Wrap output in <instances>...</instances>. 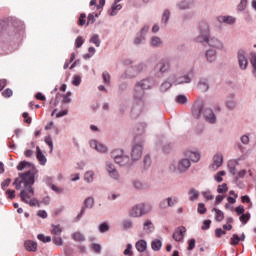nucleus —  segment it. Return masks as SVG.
<instances>
[{
  "label": "nucleus",
  "mask_w": 256,
  "mask_h": 256,
  "mask_svg": "<svg viewBox=\"0 0 256 256\" xmlns=\"http://www.w3.org/2000/svg\"><path fill=\"white\" fill-rule=\"evenodd\" d=\"M155 82L152 79H143L136 82L134 87V99L137 101H142L145 97V91L152 89Z\"/></svg>",
  "instance_id": "nucleus-3"
},
{
  "label": "nucleus",
  "mask_w": 256,
  "mask_h": 256,
  "mask_svg": "<svg viewBox=\"0 0 256 256\" xmlns=\"http://www.w3.org/2000/svg\"><path fill=\"white\" fill-rule=\"evenodd\" d=\"M24 247L26 251H37V242L28 240L25 242Z\"/></svg>",
  "instance_id": "nucleus-28"
},
{
  "label": "nucleus",
  "mask_w": 256,
  "mask_h": 256,
  "mask_svg": "<svg viewBox=\"0 0 256 256\" xmlns=\"http://www.w3.org/2000/svg\"><path fill=\"white\" fill-rule=\"evenodd\" d=\"M215 212V220L218 222H221L225 219V214L223 213V211L217 209V208H213V210Z\"/></svg>",
  "instance_id": "nucleus-34"
},
{
  "label": "nucleus",
  "mask_w": 256,
  "mask_h": 256,
  "mask_svg": "<svg viewBox=\"0 0 256 256\" xmlns=\"http://www.w3.org/2000/svg\"><path fill=\"white\" fill-rule=\"evenodd\" d=\"M217 21L226 25H235L237 19L233 16H218Z\"/></svg>",
  "instance_id": "nucleus-20"
},
{
  "label": "nucleus",
  "mask_w": 256,
  "mask_h": 256,
  "mask_svg": "<svg viewBox=\"0 0 256 256\" xmlns=\"http://www.w3.org/2000/svg\"><path fill=\"white\" fill-rule=\"evenodd\" d=\"M205 57L208 63H215L217 61V51L209 49L205 52Z\"/></svg>",
  "instance_id": "nucleus-21"
},
{
  "label": "nucleus",
  "mask_w": 256,
  "mask_h": 256,
  "mask_svg": "<svg viewBox=\"0 0 256 256\" xmlns=\"http://www.w3.org/2000/svg\"><path fill=\"white\" fill-rule=\"evenodd\" d=\"M106 171L112 179H119V172L117 171V168H115V164L106 162Z\"/></svg>",
  "instance_id": "nucleus-16"
},
{
  "label": "nucleus",
  "mask_w": 256,
  "mask_h": 256,
  "mask_svg": "<svg viewBox=\"0 0 256 256\" xmlns=\"http://www.w3.org/2000/svg\"><path fill=\"white\" fill-rule=\"evenodd\" d=\"M184 159H188L190 163H199L201 161V152L198 150L187 149L183 152Z\"/></svg>",
  "instance_id": "nucleus-8"
},
{
  "label": "nucleus",
  "mask_w": 256,
  "mask_h": 256,
  "mask_svg": "<svg viewBox=\"0 0 256 256\" xmlns=\"http://www.w3.org/2000/svg\"><path fill=\"white\" fill-rule=\"evenodd\" d=\"M197 211L200 215H205L207 213V208L205 207V204L199 203Z\"/></svg>",
  "instance_id": "nucleus-59"
},
{
  "label": "nucleus",
  "mask_w": 256,
  "mask_h": 256,
  "mask_svg": "<svg viewBox=\"0 0 256 256\" xmlns=\"http://www.w3.org/2000/svg\"><path fill=\"white\" fill-rule=\"evenodd\" d=\"M192 81L191 76L189 75H184L176 78L174 81L175 85H184L185 83H190Z\"/></svg>",
  "instance_id": "nucleus-23"
},
{
  "label": "nucleus",
  "mask_w": 256,
  "mask_h": 256,
  "mask_svg": "<svg viewBox=\"0 0 256 256\" xmlns=\"http://www.w3.org/2000/svg\"><path fill=\"white\" fill-rule=\"evenodd\" d=\"M111 157L121 167H127L131 165V159L125 155V152L122 149H115L111 152Z\"/></svg>",
  "instance_id": "nucleus-5"
},
{
  "label": "nucleus",
  "mask_w": 256,
  "mask_h": 256,
  "mask_svg": "<svg viewBox=\"0 0 256 256\" xmlns=\"http://www.w3.org/2000/svg\"><path fill=\"white\" fill-rule=\"evenodd\" d=\"M175 101H176V103H178L179 105H186L188 99H187V96H185V95H183V94H180V95H177V96H176Z\"/></svg>",
  "instance_id": "nucleus-40"
},
{
  "label": "nucleus",
  "mask_w": 256,
  "mask_h": 256,
  "mask_svg": "<svg viewBox=\"0 0 256 256\" xmlns=\"http://www.w3.org/2000/svg\"><path fill=\"white\" fill-rule=\"evenodd\" d=\"M133 245L127 244L126 249L124 250V255H133Z\"/></svg>",
  "instance_id": "nucleus-63"
},
{
  "label": "nucleus",
  "mask_w": 256,
  "mask_h": 256,
  "mask_svg": "<svg viewBox=\"0 0 256 256\" xmlns=\"http://www.w3.org/2000/svg\"><path fill=\"white\" fill-rule=\"evenodd\" d=\"M188 195H189L190 201H197V199H199V191L195 189L189 190Z\"/></svg>",
  "instance_id": "nucleus-39"
},
{
  "label": "nucleus",
  "mask_w": 256,
  "mask_h": 256,
  "mask_svg": "<svg viewBox=\"0 0 256 256\" xmlns=\"http://www.w3.org/2000/svg\"><path fill=\"white\" fill-rule=\"evenodd\" d=\"M248 0H240V3L237 5V11L240 13L247 9Z\"/></svg>",
  "instance_id": "nucleus-42"
},
{
  "label": "nucleus",
  "mask_w": 256,
  "mask_h": 256,
  "mask_svg": "<svg viewBox=\"0 0 256 256\" xmlns=\"http://www.w3.org/2000/svg\"><path fill=\"white\" fill-rule=\"evenodd\" d=\"M132 185L134 189L141 191L147 187V184L143 183L141 180H134L132 181Z\"/></svg>",
  "instance_id": "nucleus-30"
},
{
  "label": "nucleus",
  "mask_w": 256,
  "mask_h": 256,
  "mask_svg": "<svg viewBox=\"0 0 256 256\" xmlns=\"http://www.w3.org/2000/svg\"><path fill=\"white\" fill-rule=\"evenodd\" d=\"M146 207L147 206L145 204H137L133 206L128 212L129 217L139 218L143 217V215H147L148 211Z\"/></svg>",
  "instance_id": "nucleus-7"
},
{
  "label": "nucleus",
  "mask_w": 256,
  "mask_h": 256,
  "mask_svg": "<svg viewBox=\"0 0 256 256\" xmlns=\"http://www.w3.org/2000/svg\"><path fill=\"white\" fill-rule=\"evenodd\" d=\"M37 239H39V241H42V243H51V237L50 236H45L43 234H39L37 236Z\"/></svg>",
  "instance_id": "nucleus-56"
},
{
  "label": "nucleus",
  "mask_w": 256,
  "mask_h": 256,
  "mask_svg": "<svg viewBox=\"0 0 256 256\" xmlns=\"http://www.w3.org/2000/svg\"><path fill=\"white\" fill-rule=\"evenodd\" d=\"M95 205V199L93 197H88L84 201V209H93Z\"/></svg>",
  "instance_id": "nucleus-32"
},
{
  "label": "nucleus",
  "mask_w": 256,
  "mask_h": 256,
  "mask_svg": "<svg viewBox=\"0 0 256 256\" xmlns=\"http://www.w3.org/2000/svg\"><path fill=\"white\" fill-rule=\"evenodd\" d=\"M45 144L50 148V153H53V140L51 139V136L45 138Z\"/></svg>",
  "instance_id": "nucleus-61"
},
{
  "label": "nucleus",
  "mask_w": 256,
  "mask_h": 256,
  "mask_svg": "<svg viewBox=\"0 0 256 256\" xmlns=\"http://www.w3.org/2000/svg\"><path fill=\"white\" fill-rule=\"evenodd\" d=\"M223 165V154L217 153L213 156L212 163L209 165L210 171H217Z\"/></svg>",
  "instance_id": "nucleus-12"
},
{
  "label": "nucleus",
  "mask_w": 256,
  "mask_h": 256,
  "mask_svg": "<svg viewBox=\"0 0 256 256\" xmlns=\"http://www.w3.org/2000/svg\"><path fill=\"white\" fill-rule=\"evenodd\" d=\"M198 89L202 92L209 91V82L207 81V79L202 78L199 80Z\"/></svg>",
  "instance_id": "nucleus-25"
},
{
  "label": "nucleus",
  "mask_w": 256,
  "mask_h": 256,
  "mask_svg": "<svg viewBox=\"0 0 256 256\" xmlns=\"http://www.w3.org/2000/svg\"><path fill=\"white\" fill-rule=\"evenodd\" d=\"M131 157L132 161H139L143 157V143L138 142L132 145Z\"/></svg>",
  "instance_id": "nucleus-9"
},
{
  "label": "nucleus",
  "mask_w": 256,
  "mask_h": 256,
  "mask_svg": "<svg viewBox=\"0 0 256 256\" xmlns=\"http://www.w3.org/2000/svg\"><path fill=\"white\" fill-rule=\"evenodd\" d=\"M135 247L139 253H145L147 251V241L139 240L136 242Z\"/></svg>",
  "instance_id": "nucleus-24"
},
{
  "label": "nucleus",
  "mask_w": 256,
  "mask_h": 256,
  "mask_svg": "<svg viewBox=\"0 0 256 256\" xmlns=\"http://www.w3.org/2000/svg\"><path fill=\"white\" fill-rule=\"evenodd\" d=\"M121 9H123V6H121L119 2L115 1L111 7V11H110L111 17H115V15H117L119 11H121Z\"/></svg>",
  "instance_id": "nucleus-27"
},
{
  "label": "nucleus",
  "mask_w": 256,
  "mask_h": 256,
  "mask_svg": "<svg viewBox=\"0 0 256 256\" xmlns=\"http://www.w3.org/2000/svg\"><path fill=\"white\" fill-rule=\"evenodd\" d=\"M191 168V160L187 158H181L177 162L170 164L169 170L171 173L176 175H183L189 171Z\"/></svg>",
  "instance_id": "nucleus-4"
},
{
  "label": "nucleus",
  "mask_w": 256,
  "mask_h": 256,
  "mask_svg": "<svg viewBox=\"0 0 256 256\" xmlns=\"http://www.w3.org/2000/svg\"><path fill=\"white\" fill-rule=\"evenodd\" d=\"M89 145L91 149H94L98 153H107L109 151L107 146L101 144V142H97V140H90Z\"/></svg>",
  "instance_id": "nucleus-15"
},
{
  "label": "nucleus",
  "mask_w": 256,
  "mask_h": 256,
  "mask_svg": "<svg viewBox=\"0 0 256 256\" xmlns=\"http://www.w3.org/2000/svg\"><path fill=\"white\" fill-rule=\"evenodd\" d=\"M209 227H211V220H205L203 222V225L201 227L202 231H207V229H209Z\"/></svg>",
  "instance_id": "nucleus-62"
},
{
  "label": "nucleus",
  "mask_w": 256,
  "mask_h": 256,
  "mask_svg": "<svg viewBox=\"0 0 256 256\" xmlns=\"http://www.w3.org/2000/svg\"><path fill=\"white\" fill-rule=\"evenodd\" d=\"M98 230H99L101 233H107V231H109V224H107L106 222L101 223V224L98 226Z\"/></svg>",
  "instance_id": "nucleus-53"
},
{
  "label": "nucleus",
  "mask_w": 256,
  "mask_h": 256,
  "mask_svg": "<svg viewBox=\"0 0 256 256\" xmlns=\"http://www.w3.org/2000/svg\"><path fill=\"white\" fill-rule=\"evenodd\" d=\"M18 171H26L24 173H19L18 177L13 182L15 189L20 191L19 197L23 203L30 205V207H39V201L33 196L35 195V190H33V185L35 184V175H37V169L33 164L22 161L17 166Z\"/></svg>",
  "instance_id": "nucleus-1"
},
{
  "label": "nucleus",
  "mask_w": 256,
  "mask_h": 256,
  "mask_svg": "<svg viewBox=\"0 0 256 256\" xmlns=\"http://www.w3.org/2000/svg\"><path fill=\"white\" fill-rule=\"evenodd\" d=\"M246 175H247V170L242 169V170L237 172V174L235 176V179L236 180L243 179Z\"/></svg>",
  "instance_id": "nucleus-60"
},
{
  "label": "nucleus",
  "mask_w": 256,
  "mask_h": 256,
  "mask_svg": "<svg viewBox=\"0 0 256 256\" xmlns=\"http://www.w3.org/2000/svg\"><path fill=\"white\" fill-rule=\"evenodd\" d=\"M185 233H187V229L184 226H180L175 229L172 237L174 241L180 242L185 237Z\"/></svg>",
  "instance_id": "nucleus-18"
},
{
  "label": "nucleus",
  "mask_w": 256,
  "mask_h": 256,
  "mask_svg": "<svg viewBox=\"0 0 256 256\" xmlns=\"http://www.w3.org/2000/svg\"><path fill=\"white\" fill-rule=\"evenodd\" d=\"M235 211L237 215H243V213H245V208L243 207V205H240L235 208Z\"/></svg>",
  "instance_id": "nucleus-64"
},
{
  "label": "nucleus",
  "mask_w": 256,
  "mask_h": 256,
  "mask_svg": "<svg viewBox=\"0 0 256 256\" xmlns=\"http://www.w3.org/2000/svg\"><path fill=\"white\" fill-rule=\"evenodd\" d=\"M138 72H137V68L135 66L129 67L125 73H123L120 76V81H123L125 79H135V77H137Z\"/></svg>",
  "instance_id": "nucleus-14"
},
{
  "label": "nucleus",
  "mask_w": 256,
  "mask_h": 256,
  "mask_svg": "<svg viewBox=\"0 0 256 256\" xmlns=\"http://www.w3.org/2000/svg\"><path fill=\"white\" fill-rule=\"evenodd\" d=\"M192 117L194 119H203L210 125L217 123V114L209 106L203 104L202 101H196L191 108Z\"/></svg>",
  "instance_id": "nucleus-2"
},
{
  "label": "nucleus",
  "mask_w": 256,
  "mask_h": 256,
  "mask_svg": "<svg viewBox=\"0 0 256 256\" xmlns=\"http://www.w3.org/2000/svg\"><path fill=\"white\" fill-rule=\"evenodd\" d=\"M249 219H251L250 213L241 214V216L239 217V221H241L242 225H247Z\"/></svg>",
  "instance_id": "nucleus-47"
},
{
  "label": "nucleus",
  "mask_w": 256,
  "mask_h": 256,
  "mask_svg": "<svg viewBox=\"0 0 256 256\" xmlns=\"http://www.w3.org/2000/svg\"><path fill=\"white\" fill-rule=\"evenodd\" d=\"M90 42L93 43L96 47H101V39H99V35L97 34L92 35Z\"/></svg>",
  "instance_id": "nucleus-44"
},
{
  "label": "nucleus",
  "mask_w": 256,
  "mask_h": 256,
  "mask_svg": "<svg viewBox=\"0 0 256 256\" xmlns=\"http://www.w3.org/2000/svg\"><path fill=\"white\" fill-rule=\"evenodd\" d=\"M237 59L239 68L242 71H245L249 65V60H247V52H245V50H238Z\"/></svg>",
  "instance_id": "nucleus-11"
},
{
  "label": "nucleus",
  "mask_w": 256,
  "mask_h": 256,
  "mask_svg": "<svg viewBox=\"0 0 256 256\" xmlns=\"http://www.w3.org/2000/svg\"><path fill=\"white\" fill-rule=\"evenodd\" d=\"M148 33H149V25H145L144 27H142L140 29V31L138 32V35H140L142 37H147Z\"/></svg>",
  "instance_id": "nucleus-55"
},
{
  "label": "nucleus",
  "mask_w": 256,
  "mask_h": 256,
  "mask_svg": "<svg viewBox=\"0 0 256 256\" xmlns=\"http://www.w3.org/2000/svg\"><path fill=\"white\" fill-rule=\"evenodd\" d=\"M154 69L156 73H160V75H165V73H169V71H171V64L169 63V61L163 59L156 64Z\"/></svg>",
  "instance_id": "nucleus-10"
},
{
  "label": "nucleus",
  "mask_w": 256,
  "mask_h": 256,
  "mask_svg": "<svg viewBox=\"0 0 256 256\" xmlns=\"http://www.w3.org/2000/svg\"><path fill=\"white\" fill-rule=\"evenodd\" d=\"M250 62H251V65L253 67V70H252V75L253 77H255L256 79V55H252L251 59H250Z\"/></svg>",
  "instance_id": "nucleus-50"
},
{
  "label": "nucleus",
  "mask_w": 256,
  "mask_h": 256,
  "mask_svg": "<svg viewBox=\"0 0 256 256\" xmlns=\"http://www.w3.org/2000/svg\"><path fill=\"white\" fill-rule=\"evenodd\" d=\"M166 199L169 207H175V205L179 203V198H177V196L168 197Z\"/></svg>",
  "instance_id": "nucleus-43"
},
{
  "label": "nucleus",
  "mask_w": 256,
  "mask_h": 256,
  "mask_svg": "<svg viewBox=\"0 0 256 256\" xmlns=\"http://www.w3.org/2000/svg\"><path fill=\"white\" fill-rule=\"evenodd\" d=\"M134 67H136V71L139 75V73H145V70L147 69V64L141 62L139 64H136Z\"/></svg>",
  "instance_id": "nucleus-45"
},
{
  "label": "nucleus",
  "mask_w": 256,
  "mask_h": 256,
  "mask_svg": "<svg viewBox=\"0 0 256 256\" xmlns=\"http://www.w3.org/2000/svg\"><path fill=\"white\" fill-rule=\"evenodd\" d=\"M149 45L153 49H160L165 45V42H163V39L159 36H152L149 40Z\"/></svg>",
  "instance_id": "nucleus-17"
},
{
  "label": "nucleus",
  "mask_w": 256,
  "mask_h": 256,
  "mask_svg": "<svg viewBox=\"0 0 256 256\" xmlns=\"http://www.w3.org/2000/svg\"><path fill=\"white\" fill-rule=\"evenodd\" d=\"M69 111L68 110H61L60 112H57V109H54L51 113V117L56 115V118L59 119L61 117H65V115H68Z\"/></svg>",
  "instance_id": "nucleus-38"
},
{
  "label": "nucleus",
  "mask_w": 256,
  "mask_h": 256,
  "mask_svg": "<svg viewBox=\"0 0 256 256\" xmlns=\"http://www.w3.org/2000/svg\"><path fill=\"white\" fill-rule=\"evenodd\" d=\"M229 191V188L227 187L226 183H223L221 185H218L217 187V193H227Z\"/></svg>",
  "instance_id": "nucleus-54"
},
{
  "label": "nucleus",
  "mask_w": 256,
  "mask_h": 256,
  "mask_svg": "<svg viewBox=\"0 0 256 256\" xmlns=\"http://www.w3.org/2000/svg\"><path fill=\"white\" fill-rule=\"evenodd\" d=\"M83 43H85V40H83V37L78 36L75 40V47L76 49H79L83 46Z\"/></svg>",
  "instance_id": "nucleus-58"
},
{
  "label": "nucleus",
  "mask_w": 256,
  "mask_h": 256,
  "mask_svg": "<svg viewBox=\"0 0 256 256\" xmlns=\"http://www.w3.org/2000/svg\"><path fill=\"white\" fill-rule=\"evenodd\" d=\"M102 79L106 85H111V75H109V72H103Z\"/></svg>",
  "instance_id": "nucleus-52"
},
{
  "label": "nucleus",
  "mask_w": 256,
  "mask_h": 256,
  "mask_svg": "<svg viewBox=\"0 0 256 256\" xmlns=\"http://www.w3.org/2000/svg\"><path fill=\"white\" fill-rule=\"evenodd\" d=\"M71 237L74 241H77L78 243H83L85 241V235L81 232H74L71 234Z\"/></svg>",
  "instance_id": "nucleus-29"
},
{
  "label": "nucleus",
  "mask_w": 256,
  "mask_h": 256,
  "mask_svg": "<svg viewBox=\"0 0 256 256\" xmlns=\"http://www.w3.org/2000/svg\"><path fill=\"white\" fill-rule=\"evenodd\" d=\"M199 35L196 37L197 43H205L209 37L211 30L209 28V22L202 21L198 26Z\"/></svg>",
  "instance_id": "nucleus-6"
},
{
  "label": "nucleus",
  "mask_w": 256,
  "mask_h": 256,
  "mask_svg": "<svg viewBox=\"0 0 256 256\" xmlns=\"http://www.w3.org/2000/svg\"><path fill=\"white\" fill-rule=\"evenodd\" d=\"M51 233L52 235H61L63 228H61V225H52Z\"/></svg>",
  "instance_id": "nucleus-46"
},
{
  "label": "nucleus",
  "mask_w": 256,
  "mask_h": 256,
  "mask_svg": "<svg viewBox=\"0 0 256 256\" xmlns=\"http://www.w3.org/2000/svg\"><path fill=\"white\" fill-rule=\"evenodd\" d=\"M169 19H171V10L165 9L163 11L162 19H161L162 25L167 26V24L169 23Z\"/></svg>",
  "instance_id": "nucleus-26"
},
{
  "label": "nucleus",
  "mask_w": 256,
  "mask_h": 256,
  "mask_svg": "<svg viewBox=\"0 0 256 256\" xmlns=\"http://www.w3.org/2000/svg\"><path fill=\"white\" fill-rule=\"evenodd\" d=\"M228 171L229 173H231V175H237V168L235 167V162L228 163Z\"/></svg>",
  "instance_id": "nucleus-49"
},
{
  "label": "nucleus",
  "mask_w": 256,
  "mask_h": 256,
  "mask_svg": "<svg viewBox=\"0 0 256 256\" xmlns=\"http://www.w3.org/2000/svg\"><path fill=\"white\" fill-rule=\"evenodd\" d=\"M151 247L153 251H160L161 247H163V242L159 239H155L151 242Z\"/></svg>",
  "instance_id": "nucleus-31"
},
{
  "label": "nucleus",
  "mask_w": 256,
  "mask_h": 256,
  "mask_svg": "<svg viewBox=\"0 0 256 256\" xmlns=\"http://www.w3.org/2000/svg\"><path fill=\"white\" fill-rule=\"evenodd\" d=\"M121 225L124 231H127V229H133V221H131L130 219L122 220Z\"/></svg>",
  "instance_id": "nucleus-37"
},
{
  "label": "nucleus",
  "mask_w": 256,
  "mask_h": 256,
  "mask_svg": "<svg viewBox=\"0 0 256 256\" xmlns=\"http://www.w3.org/2000/svg\"><path fill=\"white\" fill-rule=\"evenodd\" d=\"M193 7V0H180L176 4V9L178 11H187V9H191Z\"/></svg>",
  "instance_id": "nucleus-19"
},
{
  "label": "nucleus",
  "mask_w": 256,
  "mask_h": 256,
  "mask_svg": "<svg viewBox=\"0 0 256 256\" xmlns=\"http://www.w3.org/2000/svg\"><path fill=\"white\" fill-rule=\"evenodd\" d=\"M204 43H207L209 47H212L213 49L221 50L223 49V42L219 40V38L215 37H207V40H204Z\"/></svg>",
  "instance_id": "nucleus-13"
},
{
  "label": "nucleus",
  "mask_w": 256,
  "mask_h": 256,
  "mask_svg": "<svg viewBox=\"0 0 256 256\" xmlns=\"http://www.w3.org/2000/svg\"><path fill=\"white\" fill-rule=\"evenodd\" d=\"M37 159L40 162V165H45L47 163V158H45V155H43L39 147H37Z\"/></svg>",
  "instance_id": "nucleus-36"
},
{
  "label": "nucleus",
  "mask_w": 256,
  "mask_h": 256,
  "mask_svg": "<svg viewBox=\"0 0 256 256\" xmlns=\"http://www.w3.org/2000/svg\"><path fill=\"white\" fill-rule=\"evenodd\" d=\"M226 172L221 170L216 175H214V179L217 183L223 182V177H225Z\"/></svg>",
  "instance_id": "nucleus-48"
},
{
  "label": "nucleus",
  "mask_w": 256,
  "mask_h": 256,
  "mask_svg": "<svg viewBox=\"0 0 256 256\" xmlns=\"http://www.w3.org/2000/svg\"><path fill=\"white\" fill-rule=\"evenodd\" d=\"M239 241H241V237L237 234H233L232 238L230 239V244L233 246L239 245Z\"/></svg>",
  "instance_id": "nucleus-51"
},
{
  "label": "nucleus",
  "mask_w": 256,
  "mask_h": 256,
  "mask_svg": "<svg viewBox=\"0 0 256 256\" xmlns=\"http://www.w3.org/2000/svg\"><path fill=\"white\" fill-rule=\"evenodd\" d=\"M94 179H95V172L90 170L84 174V181H86V183H93Z\"/></svg>",
  "instance_id": "nucleus-33"
},
{
  "label": "nucleus",
  "mask_w": 256,
  "mask_h": 256,
  "mask_svg": "<svg viewBox=\"0 0 256 256\" xmlns=\"http://www.w3.org/2000/svg\"><path fill=\"white\" fill-rule=\"evenodd\" d=\"M147 41V37L136 34V37L133 40L134 45H143Z\"/></svg>",
  "instance_id": "nucleus-35"
},
{
  "label": "nucleus",
  "mask_w": 256,
  "mask_h": 256,
  "mask_svg": "<svg viewBox=\"0 0 256 256\" xmlns=\"http://www.w3.org/2000/svg\"><path fill=\"white\" fill-rule=\"evenodd\" d=\"M173 87V84L169 81H164L161 85H160V91L162 93H165L166 91H169V88Z\"/></svg>",
  "instance_id": "nucleus-41"
},
{
  "label": "nucleus",
  "mask_w": 256,
  "mask_h": 256,
  "mask_svg": "<svg viewBox=\"0 0 256 256\" xmlns=\"http://www.w3.org/2000/svg\"><path fill=\"white\" fill-rule=\"evenodd\" d=\"M72 85H74L75 87H79V85H81V76L74 75L72 78Z\"/></svg>",
  "instance_id": "nucleus-57"
},
{
  "label": "nucleus",
  "mask_w": 256,
  "mask_h": 256,
  "mask_svg": "<svg viewBox=\"0 0 256 256\" xmlns=\"http://www.w3.org/2000/svg\"><path fill=\"white\" fill-rule=\"evenodd\" d=\"M143 231L147 235L150 233H153L155 231V225H153V222L151 220H145L143 223Z\"/></svg>",
  "instance_id": "nucleus-22"
}]
</instances>
